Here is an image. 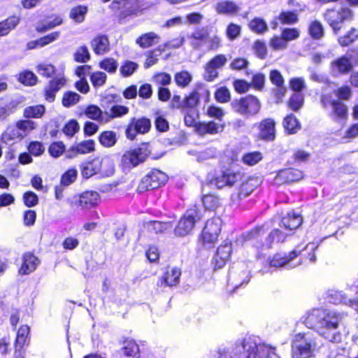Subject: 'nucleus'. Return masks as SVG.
<instances>
[{
  "instance_id": "nucleus-1",
  "label": "nucleus",
  "mask_w": 358,
  "mask_h": 358,
  "mask_svg": "<svg viewBox=\"0 0 358 358\" xmlns=\"http://www.w3.org/2000/svg\"><path fill=\"white\" fill-rule=\"evenodd\" d=\"M348 315L344 313L315 308L306 313L303 322L308 328L314 329L325 340L338 343L348 334L345 330Z\"/></svg>"
},
{
  "instance_id": "nucleus-2",
  "label": "nucleus",
  "mask_w": 358,
  "mask_h": 358,
  "mask_svg": "<svg viewBox=\"0 0 358 358\" xmlns=\"http://www.w3.org/2000/svg\"><path fill=\"white\" fill-rule=\"evenodd\" d=\"M271 350L259 337L251 335L237 340L231 348L220 349L218 353L219 358L267 357Z\"/></svg>"
},
{
  "instance_id": "nucleus-3",
  "label": "nucleus",
  "mask_w": 358,
  "mask_h": 358,
  "mask_svg": "<svg viewBox=\"0 0 358 358\" xmlns=\"http://www.w3.org/2000/svg\"><path fill=\"white\" fill-rule=\"evenodd\" d=\"M321 348V344L310 333H299L294 336L292 343V356L293 358H310Z\"/></svg>"
},
{
  "instance_id": "nucleus-4",
  "label": "nucleus",
  "mask_w": 358,
  "mask_h": 358,
  "mask_svg": "<svg viewBox=\"0 0 358 358\" xmlns=\"http://www.w3.org/2000/svg\"><path fill=\"white\" fill-rule=\"evenodd\" d=\"M327 23L332 29L334 34H338L345 22L352 20L353 14L348 6L336 5L333 8H329L323 14Z\"/></svg>"
},
{
  "instance_id": "nucleus-5",
  "label": "nucleus",
  "mask_w": 358,
  "mask_h": 358,
  "mask_svg": "<svg viewBox=\"0 0 358 358\" xmlns=\"http://www.w3.org/2000/svg\"><path fill=\"white\" fill-rule=\"evenodd\" d=\"M114 173V164L108 157L95 158L81 165V174L85 178H90L96 174L102 177H108Z\"/></svg>"
},
{
  "instance_id": "nucleus-6",
  "label": "nucleus",
  "mask_w": 358,
  "mask_h": 358,
  "mask_svg": "<svg viewBox=\"0 0 358 358\" xmlns=\"http://www.w3.org/2000/svg\"><path fill=\"white\" fill-rule=\"evenodd\" d=\"M260 101L253 95L234 99L231 103L232 110L245 117L257 115L261 110Z\"/></svg>"
},
{
  "instance_id": "nucleus-7",
  "label": "nucleus",
  "mask_w": 358,
  "mask_h": 358,
  "mask_svg": "<svg viewBox=\"0 0 358 358\" xmlns=\"http://www.w3.org/2000/svg\"><path fill=\"white\" fill-rule=\"evenodd\" d=\"M203 212L202 208L196 205L192 208H189L176 227L175 234L179 236H185L191 233L195 223L203 217Z\"/></svg>"
},
{
  "instance_id": "nucleus-8",
  "label": "nucleus",
  "mask_w": 358,
  "mask_h": 358,
  "mask_svg": "<svg viewBox=\"0 0 358 358\" xmlns=\"http://www.w3.org/2000/svg\"><path fill=\"white\" fill-rule=\"evenodd\" d=\"M150 154V152L146 144H143L138 148L127 150L122 156L120 166L124 171H130L131 169L143 163Z\"/></svg>"
},
{
  "instance_id": "nucleus-9",
  "label": "nucleus",
  "mask_w": 358,
  "mask_h": 358,
  "mask_svg": "<svg viewBox=\"0 0 358 358\" xmlns=\"http://www.w3.org/2000/svg\"><path fill=\"white\" fill-rule=\"evenodd\" d=\"M167 181V176L162 171L154 169L150 171L141 180L138 187V191L143 192L150 189L158 188L164 185Z\"/></svg>"
},
{
  "instance_id": "nucleus-10",
  "label": "nucleus",
  "mask_w": 358,
  "mask_h": 358,
  "mask_svg": "<svg viewBox=\"0 0 358 358\" xmlns=\"http://www.w3.org/2000/svg\"><path fill=\"white\" fill-rule=\"evenodd\" d=\"M227 63L225 55L219 54L210 59L204 66L203 78L206 81L211 82L219 76L218 70L222 69Z\"/></svg>"
},
{
  "instance_id": "nucleus-11",
  "label": "nucleus",
  "mask_w": 358,
  "mask_h": 358,
  "mask_svg": "<svg viewBox=\"0 0 358 358\" xmlns=\"http://www.w3.org/2000/svg\"><path fill=\"white\" fill-rule=\"evenodd\" d=\"M151 127V122L148 118L141 117L131 119L127 127L125 135L129 140H134L138 134H145Z\"/></svg>"
},
{
  "instance_id": "nucleus-12",
  "label": "nucleus",
  "mask_w": 358,
  "mask_h": 358,
  "mask_svg": "<svg viewBox=\"0 0 358 358\" xmlns=\"http://www.w3.org/2000/svg\"><path fill=\"white\" fill-rule=\"evenodd\" d=\"M355 66L352 54L348 52L344 55L332 61L330 69L334 76L345 75L350 73Z\"/></svg>"
},
{
  "instance_id": "nucleus-13",
  "label": "nucleus",
  "mask_w": 358,
  "mask_h": 358,
  "mask_svg": "<svg viewBox=\"0 0 358 358\" xmlns=\"http://www.w3.org/2000/svg\"><path fill=\"white\" fill-rule=\"evenodd\" d=\"M243 179V174L240 171L227 169L217 176L214 180L215 185L222 189L224 187H232Z\"/></svg>"
},
{
  "instance_id": "nucleus-14",
  "label": "nucleus",
  "mask_w": 358,
  "mask_h": 358,
  "mask_svg": "<svg viewBox=\"0 0 358 358\" xmlns=\"http://www.w3.org/2000/svg\"><path fill=\"white\" fill-rule=\"evenodd\" d=\"M221 231V220L213 217L208 220L202 231V238L204 244L213 243Z\"/></svg>"
},
{
  "instance_id": "nucleus-15",
  "label": "nucleus",
  "mask_w": 358,
  "mask_h": 358,
  "mask_svg": "<svg viewBox=\"0 0 358 358\" xmlns=\"http://www.w3.org/2000/svg\"><path fill=\"white\" fill-rule=\"evenodd\" d=\"M258 138L264 141H273L275 138V122L272 118H265L257 124Z\"/></svg>"
},
{
  "instance_id": "nucleus-16",
  "label": "nucleus",
  "mask_w": 358,
  "mask_h": 358,
  "mask_svg": "<svg viewBox=\"0 0 358 358\" xmlns=\"http://www.w3.org/2000/svg\"><path fill=\"white\" fill-rule=\"evenodd\" d=\"M300 254L301 252L297 251L296 249L290 252L287 255L277 253L271 260L270 265L273 267L287 266L288 268H294L302 263L292 264V261Z\"/></svg>"
},
{
  "instance_id": "nucleus-17",
  "label": "nucleus",
  "mask_w": 358,
  "mask_h": 358,
  "mask_svg": "<svg viewBox=\"0 0 358 358\" xmlns=\"http://www.w3.org/2000/svg\"><path fill=\"white\" fill-rule=\"evenodd\" d=\"M208 91L202 86L196 87L189 96L183 100L184 110L196 109L202 96H208Z\"/></svg>"
},
{
  "instance_id": "nucleus-18",
  "label": "nucleus",
  "mask_w": 358,
  "mask_h": 358,
  "mask_svg": "<svg viewBox=\"0 0 358 358\" xmlns=\"http://www.w3.org/2000/svg\"><path fill=\"white\" fill-rule=\"evenodd\" d=\"M267 231L264 225L257 226L251 230L244 233L243 234V238L245 241H251L257 247V248H262L265 250V242L263 243L259 241V238H262Z\"/></svg>"
},
{
  "instance_id": "nucleus-19",
  "label": "nucleus",
  "mask_w": 358,
  "mask_h": 358,
  "mask_svg": "<svg viewBox=\"0 0 358 358\" xmlns=\"http://www.w3.org/2000/svg\"><path fill=\"white\" fill-rule=\"evenodd\" d=\"M232 252L231 243L225 242L222 244L217 250L216 255L213 260L215 266L217 268H222L229 259Z\"/></svg>"
},
{
  "instance_id": "nucleus-20",
  "label": "nucleus",
  "mask_w": 358,
  "mask_h": 358,
  "mask_svg": "<svg viewBox=\"0 0 358 358\" xmlns=\"http://www.w3.org/2000/svg\"><path fill=\"white\" fill-rule=\"evenodd\" d=\"M181 271L177 267L169 268L163 276L159 280L157 285L159 286H176L180 282Z\"/></svg>"
},
{
  "instance_id": "nucleus-21",
  "label": "nucleus",
  "mask_w": 358,
  "mask_h": 358,
  "mask_svg": "<svg viewBox=\"0 0 358 358\" xmlns=\"http://www.w3.org/2000/svg\"><path fill=\"white\" fill-rule=\"evenodd\" d=\"M100 199L99 194L96 192L90 191L81 194L76 203L83 208H91L97 205Z\"/></svg>"
},
{
  "instance_id": "nucleus-22",
  "label": "nucleus",
  "mask_w": 358,
  "mask_h": 358,
  "mask_svg": "<svg viewBox=\"0 0 358 358\" xmlns=\"http://www.w3.org/2000/svg\"><path fill=\"white\" fill-rule=\"evenodd\" d=\"M327 297L329 302L334 304L343 303L346 305H349L351 307L358 306L357 299H348L347 296L341 291L334 289L329 290L327 294Z\"/></svg>"
},
{
  "instance_id": "nucleus-23",
  "label": "nucleus",
  "mask_w": 358,
  "mask_h": 358,
  "mask_svg": "<svg viewBox=\"0 0 358 358\" xmlns=\"http://www.w3.org/2000/svg\"><path fill=\"white\" fill-rule=\"evenodd\" d=\"M66 80L64 78H57L51 80L45 88L46 100L50 102L54 101L56 93L64 86Z\"/></svg>"
},
{
  "instance_id": "nucleus-24",
  "label": "nucleus",
  "mask_w": 358,
  "mask_h": 358,
  "mask_svg": "<svg viewBox=\"0 0 358 358\" xmlns=\"http://www.w3.org/2000/svg\"><path fill=\"white\" fill-rule=\"evenodd\" d=\"M190 45L194 50H200L208 40V31L204 28L197 29L188 36Z\"/></svg>"
},
{
  "instance_id": "nucleus-25",
  "label": "nucleus",
  "mask_w": 358,
  "mask_h": 358,
  "mask_svg": "<svg viewBox=\"0 0 358 358\" xmlns=\"http://www.w3.org/2000/svg\"><path fill=\"white\" fill-rule=\"evenodd\" d=\"M257 186V180L255 179H249L245 182H242L238 192L231 195L232 201L235 202L248 196Z\"/></svg>"
},
{
  "instance_id": "nucleus-26",
  "label": "nucleus",
  "mask_w": 358,
  "mask_h": 358,
  "mask_svg": "<svg viewBox=\"0 0 358 358\" xmlns=\"http://www.w3.org/2000/svg\"><path fill=\"white\" fill-rule=\"evenodd\" d=\"M39 264L36 257L31 253H26L23 256V262L19 271L22 275H27L36 270Z\"/></svg>"
},
{
  "instance_id": "nucleus-27",
  "label": "nucleus",
  "mask_w": 358,
  "mask_h": 358,
  "mask_svg": "<svg viewBox=\"0 0 358 358\" xmlns=\"http://www.w3.org/2000/svg\"><path fill=\"white\" fill-rule=\"evenodd\" d=\"M91 46L94 53L103 55L109 50L108 38L104 36H98L91 41Z\"/></svg>"
},
{
  "instance_id": "nucleus-28",
  "label": "nucleus",
  "mask_w": 358,
  "mask_h": 358,
  "mask_svg": "<svg viewBox=\"0 0 358 358\" xmlns=\"http://www.w3.org/2000/svg\"><path fill=\"white\" fill-rule=\"evenodd\" d=\"M281 224L285 229L292 231L297 229L302 224V217L300 215L294 212L289 213L282 217Z\"/></svg>"
},
{
  "instance_id": "nucleus-29",
  "label": "nucleus",
  "mask_w": 358,
  "mask_h": 358,
  "mask_svg": "<svg viewBox=\"0 0 358 358\" xmlns=\"http://www.w3.org/2000/svg\"><path fill=\"white\" fill-rule=\"evenodd\" d=\"M288 235V233L283 232L279 229H274L269 233L265 240V245L263 246L265 247L266 250L270 249L274 242H284Z\"/></svg>"
},
{
  "instance_id": "nucleus-30",
  "label": "nucleus",
  "mask_w": 358,
  "mask_h": 358,
  "mask_svg": "<svg viewBox=\"0 0 358 358\" xmlns=\"http://www.w3.org/2000/svg\"><path fill=\"white\" fill-rule=\"evenodd\" d=\"M218 14L233 15L238 12L239 7L232 1H223L218 2L215 7Z\"/></svg>"
},
{
  "instance_id": "nucleus-31",
  "label": "nucleus",
  "mask_w": 358,
  "mask_h": 358,
  "mask_svg": "<svg viewBox=\"0 0 358 358\" xmlns=\"http://www.w3.org/2000/svg\"><path fill=\"white\" fill-rule=\"evenodd\" d=\"M85 115L90 119L96 120L100 123L107 122V117L100 108L95 105H90L86 108Z\"/></svg>"
},
{
  "instance_id": "nucleus-32",
  "label": "nucleus",
  "mask_w": 358,
  "mask_h": 358,
  "mask_svg": "<svg viewBox=\"0 0 358 358\" xmlns=\"http://www.w3.org/2000/svg\"><path fill=\"white\" fill-rule=\"evenodd\" d=\"M159 36L155 32H148L137 38L136 43L143 48H149L157 43Z\"/></svg>"
},
{
  "instance_id": "nucleus-33",
  "label": "nucleus",
  "mask_w": 358,
  "mask_h": 358,
  "mask_svg": "<svg viewBox=\"0 0 358 358\" xmlns=\"http://www.w3.org/2000/svg\"><path fill=\"white\" fill-rule=\"evenodd\" d=\"M278 177L284 180L286 182H291L299 180L303 178V173L298 169H285L280 171Z\"/></svg>"
},
{
  "instance_id": "nucleus-34",
  "label": "nucleus",
  "mask_w": 358,
  "mask_h": 358,
  "mask_svg": "<svg viewBox=\"0 0 358 358\" xmlns=\"http://www.w3.org/2000/svg\"><path fill=\"white\" fill-rule=\"evenodd\" d=\"M358 40V30L352 27L349 31L338 38V44L342 47L349 46Z\"/></svg>"
},
{
  "instance_id": "nucleus-35",
  "label": "nucleus",
  "mask_w": 358,
  "mask_h": 358,
  "mask_svg": "<svg viewBox=\"0 0 358 358\" xmlns=\"http://www.w3.org/2000/svg\"><path fill=\"white\" fill-rule=\"evenodd\" d=\"M20 18L16 16H12L6 20L0 22V36L7 35L10 31L14 29L19 23Z\"/></svg>"
},
{
  "instance_id": "nucleus-36",
  "label": "nucleus",
  "mask_w": 358,
  "mask_h": 358,
  "mask_svg": "<svg viewBox=\"0 0 358 358\" xmlns=\"http://www.w3.org/2000/svg\"><path fill=\"white\" fill-rule=\"evenodd\" d=\"M219 129V124L213 121L200 123L196 128L198 133L201 135L215 134L218 133Z\"/></svg>"
},
{
  "instance_id": "nucleus-37",
  "label": "nucleus",
  "mask_w": 358,
  "mask_h": 358,
  "mask_svg": "<svg viewBox=\"0 0 358 358\" xmlns=\"http://www.w3.org/2000/svg\"><path fill=\"white\" fill-rule=\"evenodd\" d=\"M283 127L288 134H295L300 129V124L296 117L291 114L283 120Z\"/></svg>"
},
{
  "instance_id": "nucleus-38",
  "label": "nucleus",
  "mask_w": 358,
  "mask_h": 358,
  "mask_svg": "<svg viewBox=\"0 0 358 358\" xmlns=\"http://www.w3.org/2000/svg\"><path fill=\"white\" fill-rule=\"evenodd\" d=\"M99 140L103 146L106 148L113 147L117 142L116 133L113 131H103L100 134Z\"/></svg>"
},
{
  "instance_id": "nucleus-39",
  "label": "nucleus",
  "mask_w": 358,
  "mask_h": 358,
  "mask_svg": "<svg viewBox=\"0 0 358 358\" xmlns=\"http://www.w3.org/2000/svg\"><path fill=\"white\" fill-rule=\"evenodd\" d=\"M129 113V108L124 106L115 105L111 107L109 112H104L107 117V122L111 119L120 117Z\"/></svg>"
},
{
  "instance_id": "nucleus-40",
  "label": "nucleus",
  "mask_w": 358,
  "mask_h": 358,
  "mask_svg": "<svg viewBox=\"0 0 358 358\" xmlns=\"http://www.w3.org/2000/svg\"><path fill=\"white\" fill-rule=\"evenodd\" d=\"M87 10L86 6L73 7L70 10L69 16L76 22L80 23L84 21Z\"/></svg>"
},
{
  "instance_id": "nucleus-41",
  "label": "nucleus",
  "mask_w": 358,
  "mask_h": 358,
  "mask_svg": "<svg viewBox=\"0 0 358 358\" xmlns=\"http://www.w3.org/2000/svg\"><path fill=\"white\" fill-rule=\"evenodd\" d=\"M308 32L310 36L316 40L321 39L324 35L323 25L318 20H315L310 24Z\"/></svg>"
},
{
  "instance_id": "nucleus-42",
  "label": "nucleus",
  "mask_w": 358,
  "mask_h": 358,
  "mask_svg": "<svg viewBox=\"0 0 358 358\" xmlns=\"http://www.w3.org/2000/svg\"><path fill=\"white\" fill-rule=\"evenodd\" d=\"M23 138V133H21L17 124L8 126L3 134V139L5 141H9L15 139H21Z\"/></svg>"
},
{
  "instance_id": "nucleus-43",
  "label": "nucleus",
  "mask_w": 358,
  "mask_h": 358,
  "mask_svg": "<svg viewBox=\"0 0 358 358\" xmlns=\"http://www.w3.org/2000/svg\"><path fill=\"white\" fill-rule=\"evenodd\" d=\"M81 99V96L76 92L69 91L64 94L62 97V105L64 107L69 108L78 103Z\"/></svg>"
},
{
  "instance_id": "nucleus-44",
  "label": "nucleus",
  "mask_w": 358,
  "mask_h": 358,
  "mask_svg": "<svg viewBox=\"0 0 358 358\" xmlns=\"http://www.w3.org/2000/svg\"><path fill=\"white\" fill-rule=\"evenodd\" d=\"M45 113V107L42 105L28 106L24 110V116L27 118H38Z\"/></svg>"
},
{
  "instance_id": "nucleus-45",
  "label": "nucleus",
  "mask_w": 358,
  "mask_h": 358,
  "mask_svg": "<svg viewBox=\"0 0 358 358\" xmlns=\"http://www.w3.org/2000/svg\"><path fill=\"white\" fill-rule=\"evenodd\" d=\"M74 60L79 63H86L90 59V54L86 45L78 47L73 54Z\"/></svg>"
},
{
  "instance_id": "nucleus-46",
  "label": "nucleus",
  "mask_w": 358,
  "mask_h": 358,
  "mask_svg": "<svg viewBox=\"0 0 358 358\" xmlns=\"http://www.w3.org/2000/svg\"><path fill=\"white\" fill-rule=\"evenodd\" d=\"M278 20L282 24H294L298 22V15L294 11H282Z\"/></svg>"
},
{
  "instance_id": "nucleus-47",
  "label": "nucleus",
  "mask_w": 358,
  "mask_h": 358,
  "mask_svg": "<svg viewBox=\"0 0 358 358\" xmlns=\"http://www.w3.org/2000/svg\"><path fill=\"white\" fill-rule=\"evenodd\" d=\"M174 79L178 86L185 87L192 82V76L188 71H182L176 73Z\"/></svg>"
},
{
  "instance_id": "nucleus-48",
  "label": "nucleus",
  "mask_w": 358,
  "mask_h": 358,
  "mask_svg": "<svg viewBox=\"0 0 358 358\" xmlns=\"http://www.w3.org/2000/svg\"><path fill=\"white\" fill-rule=\"evenodd\" d=\"M164 52V49L159 46L158 48L148 51L147 52V59L144 63V67L148 69L152 65L155 64L158 61V57Z\"/></svg>"
},
{
  "instance_id": "nucleus-49",
  "label": "nucleus",
  "mask_w": 358,
  "mask_h": 358,
  "mask_svg": "<svg viewBox=\"0 0 358 358\" xmlns=\"http://www.w3.org/2000/svg\"><path fill=\"white\" fill-rule=\"evenodd\" d=\"M250 29L257 34H263L268 30L266 22L259 17H255L249 24Z\"/></svg>"
},
{
  "instance_id": "nucleus-50",
  "label": "nucleus",
  "mask_w": 358,
  "mask_h": 358,
  "mask_svg": "<svg viewBox=\"0 0 358 358\" xmlns=\"http://www.w3.org/2000/svg\"><path fill=\"white\" fill-rule=\"evenodd\" d=\"M29 327L27 325H22L18 329L17 333V337L15 339V345L23 348L24 345L26 343L27 336L29 334Z\"/></svg>"
},
{
  "instance_id": "nucleus-51",
  "label": "nucleus",
  "mask_w": 358,
  "mask_h": 358,
  "mask_svg": "<svg viewBox=\"0 0 358 358\" xmlns=\"http://www.w3.org/2000/svg\"><path fill=\"white\" fill-rule=\"evenodd\" d=\"M138 345L131 341L125 343V345L122 348L123 355L129 358H138Z\"/></svg>"
},
{
  "instance_id": "nucleus-52",
  "label": "nucleus",
  "mask_w": 358,
  "mask_h": 358,
  "mask_svg": "<svg viewBox=\"0 0 358 358\" xmlns=\"http://www.w3.org/2000/svg\"><path fill=\"white\" fill-rule=\"evenodd\" d=\"M18 80L25 85H34L37 82V77L31 71H25L18 75Z\"/></svg>"
},
{
  "instance_id": "nucleus-53",
  "label": "nucleus",
  "mask_w": 358,
  "mask_h": 358,
  "mask_svg": "<svg viewBox=\"0 0 358 358\" xmlns=\"http://www.w3.org/2000/svg\"><path fill=\"white\" fill-rule=\"evenodd\" d=\"M333 115L338 118H343L346 116L348 109L346 106L338 100H334L332 102Z\"/></svg>"
},
{
  "instance_id": "nucleus-54",
  "label": "nucleus",
  "mask_w": 358,
  "mask_h": 358,
  "mask_svg": "<svg viewBox=\"0 0 358 358\" xmlns=\"http://www.w3.org/2000/svg\"><path fill=\"white\" fill-rule=\"evenodd\" d=\"M202 201L204 208L209 210H213L220 206V199L212 194L205 195Z\"/></svg>"
},
{
  "instance_id": "nucleus-55",
  "label": "nucleus",
  "mask_w": 358,
  "mask_h": 358,
  "mask_svg": "<svg viewBox=\"0 0 358 358\" xmlns=\"http://www.w3.org/2000/svg\"><path fill=\"white\" fill-rule=\"evenodd\" d=\"M262 159V154L260 152H252L243 155L242 161L244 164L253 166L257 164Z\"/></svg>"
},
{
  "instance_id": "nucleus-56",
  "label": "nucleus",
  "mask_w": 358,
  "mask_h": 358,
  "mask_svg": "<svg viewBox=\"0 0 358 358\" xmlns=\"http://www.w3.org/2000/svg\"><path fill=\"white\" fill-rule=\"evenodd\" d=\"M289 87L296 93H299L306 88V81L303 78L296 77L290 79Z\"/></svg>"
},
{
  "instance_id": "nucleus-57",
  "label": "nucleus",
  "mask_w": 358,
  "mask_h": 358,
  "mask_svg": "<svg viewBox=\"0 0 358 358\" xmlns=\"http://www.w3.org/2000/svg\"><path fill=\"white\" fill-rule=\"evenodd\" d=\"M16 124L21 133H23V138L36 127L35 122L29 120H19Z\"/></svg>"
},
{
  "instance_id": "nucleus-58",
  "label": "nucleus",
  "mask_w": 358,
  "mask_h": 358,
  "mask_svg": "<svg viewBox=\"0 0 358 358\" xmlns=\"http://www.w3.org/2000/svg\"><path fill=\"white\" fill-rule=\"evenodd\" d=\"M289 108L294 110L297 111L299 108H301L303 104V96L300 93H294L290 97L289 101Z\"/></svg>"
},
{
  "instance_id": "nucleus-59",
  "label": "nucleus",
  "mask_w": 358,
  "mask_h": 358,
  "mask_svg": "<svg viewBox=\"0 0 358 358\" xmlns=\"http://www.w3.org/2000/svg\"><path fill=\"white\" fill-rule=\"evenodd\" d=\"M138 65L131 61H126L120 67V71L124 77L130 76L137 69Z\"/></svg>"
},
{
  "instance_id": "nucleus-60",
  "label": "nucleus",
  "mask_w": 358,
  "mask_h": 358,
  "mask_svg": "<svg viewBox=\"0 0 358 358\" xmlns=\"http://www.w3.org/2000/svg\"><path fill=\"white\" fill-rule=\"evenodd\" d=\"M184 122L187 127H192L196 124L198 118V112L196 109L185 110Z\"/></svg>"
},
{
  "instance_id": "nucleus-61",
  "label": "nucleus",
  "mask_w": 358,
  "mask_h": 358,
  "mask_svg": "<svg viewBox=\"0 0 358 358\" xmlns=\"http://www.w3.org/2000/svg\"><path fill=\"white\" fill-rule=\"evenodd\" d=\"M65 150V145L62 142H55L52 143L49 148L48 152L53 157H59Z\"/></svg>"
},
{
  "instance_id": "nucleus-62",
  "label": "nucleus",
  "mask_w": 358,
  "mask_h": 358,
  "mask_svg": "<svg viewBox=\"0 0 358 358\" xmlns=\"http://www.w3.org/2000/svg\"><path fill=\"white\" fill-rule=\"evenodd\" d=\"M100 68L108 73H115L117 69V63L113 58H106L100 62Z\"/></svg>"
},
{
  "instance_id": "nucleus-63",
  "label": "nucleus",
  "mask_w": 358,
  "mask_h": 358,
  "mask_svg": "<svg viewBox=\"0 0 358 358\" xmlns=\"http://www.w3.org/2000/svg\"><path fill=\"white\" fill-rule=\"evenodd\" d=\"M106 74L101 71L93 73L90 76V80L95 87H99L104 85L106 80Z\"/></svg>"
},
{
  "instance_id": "nucleus-64",
  "label": "nucleus",
  "mask_w": 358,
  "mask_h": 358,
  "mask_svg": "<svg viewBox=\"0 0 358 358\" xmlns=\"http://www.w3.org/2000/svg\"><path fill=\"white\" fill-rule=\"evenodd\" d=\"M80 126L76 120H71L63 128V132L68 136H73L79 131Z\"/></svg>"
}]
</instances>
